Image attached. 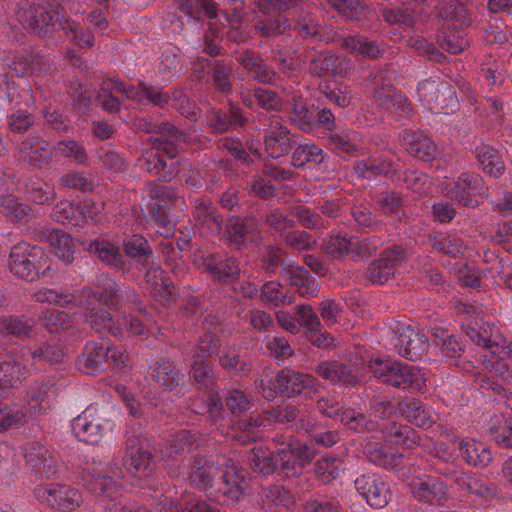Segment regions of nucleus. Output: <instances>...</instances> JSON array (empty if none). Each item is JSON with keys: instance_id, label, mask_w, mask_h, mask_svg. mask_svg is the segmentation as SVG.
Here are the masks:
<instances>
[{"instance_id": "f257e3e1", "label": "nucleus", "mask_w": 512, "mask_h": 512, "mask_svg": "<svg viewBox=\"0 0 512 512\" xmlns=\"http://www.w3.org/2000/svg\"><path fill=\"white\" fill-rule=\"evenodd\" d=\"M101 290L94 292L84 287L73 293H63L51 288H40L33 294V299L38 303L55 304L64 308L79 307L86 311L85 316L90 313L94 305L117 309L120 298L126 295L128 301L139 304L140 298L134 289L125 287L120 289L118 284L107 276L101 279Z\"/></svg>"}, {"instance_id": "f03ea898", "label": "nucleus", "mask_w": 512, "mask_h": 512, "mask_svg": "<svg viewBox=\"0 0 512 512\" xmlns=\"http://www.w3.org/2000/svg\"><path fill=\"white\" fill-rule=\"evenodd\" d=\"M274 441L277 444L276 456L262 446L250 451L248 462L251 468L266 475L278 471L284 477H294L301 473L304 465L312 458L310 448L291 437L276 436Z\"/></svg>"}, {"instance_id": "7ed1b4c3", "label": "nucleus", "mask_w": 512, "mask_h": 512, "mask_svg": "<svg viewBox=\"0 0 512 512\" xmlns=\"http://www.w3.org/2000/svg\"><path fill=\"white\" fill-rule=\"evenodd\" d=\"M82 477L91 493L101 498L105 509L116 512H151L134 500L120 497L118 480L122 477V470L117 464L87 460Z\"/></svg>"}, {"instance_id": "20e7f679", "label": "nucleus", "mask_w": 512, "mask_h": 512, "mask_svg": "<svg viewBox=\"0 0 512 512\" xmlns=\"http://www.w3.org/2000/svg\"><path fill=\"white\" fill-rule=\"evenodd\" d=\"M396 72L390 66L374 68L369 75L371 101L381 111H389L398 117H409L412 105L408 98L393 86Z\"/></svg>"}, {"instance_id": "39448f33", "label": "nucleus", "mask_w": 512, "mask_h": 512, "mask_svg": "<svg viewBox=\"0 0 512 512\" xmlns=\"http://www.w3.org/2000/svg\"><path fill=\"white\" fill-rule=\"evenodd\" d=\"M129 360L128 353L108 341H88L78 357V368L85 374L95 375L105 370H122Z\"/></svg>"}, {"instance_id": "423d86ee", "label": "nucleus", "mask_w": 512, "mask_h": 512, "mask_svg": "<svg viewBox=\"0 0 512 512\" xmlns=\"http://www.w3.org/2000/svg\"><path fill=\"white\" fill-rule=\"evenodd\" d=\"M439 16L447 21L437 34L440 47L450 54L463 52L469 42L459 29L471 24L467 8L460 2H451L440 8Z\"/></svg>"}, {"instance_id": "0eeeda50", "label": "nucleus", "mask_w": 512, "mask_h": 512, "mask_svg": "<svg viewBox=\"0 0 512 512\" xmlns=\"http://www.w3.org/2000/svg\"><path fill=\"white\" fill-rule=\"evenodd\" d=\"M64 0H23L18 5L17 17L22 26L40 37L49 35L60 22L57 18Z\"/></svg>"}, {"instance_id": "6e6552de", "label": "nucleus", "mask_w": 512, "mask_h": 512, "mask_svg": "<svg viewBox=\"0 0 512 512\" xmlns=\"http://www.w3.org/2000/svg\"><path fill=\"white\" fill-rule=\"evenodd\" d=\"M8 268L16 277L32 282L48 274L49 257L41 247L21 242L11 248Z\"/></svg>"}, {"instance_id": "1a4fd4ad", "label": "nucleus", "mask_w": 512, "mask_h": 512, "mask_svg": "<svg viewBox=\"0 0 512 512\" xmlns=\"http://www.w3.org/2000/svg\"><path fill=\"white\" fill-rule=\"evenodd\" d=\"M368 367L377 378L396 388L421 390L426 385L419 368L399 361L375 358Z\"/></svg>"}, {"instance_id": "9d476101", "label": "nucleus", "mask_w": 512, "mask_h": 512, "mask_svg": "<svg viewBox=\"0 0 512 512\" xmlns=\"http://www.w3.org/2000/svg\"><path fill=\"white\" fill-rule=\"evenodd\" d=\"M114 426L109 409L96 404L89 405L72 421V431L76 438L92 445L99 443Z\"/></svg>"}, {"instance_id": "9b49d317", "label": "nucleus", "mask_w": 512, "mask_h": 512, "mask_svg": "<svg viewBox=\"0 0 512 512\" xmlns=\"http://www.w3.org/2000/svg\"><path fill=\"white\" fill-rule=\"evenodd\" d=\"M127 471L134 475H148L153 468V455L149 440L140 424L131 425L125 433L123 458Z\"/></svg>"}, {"instance_id": "f8f14e48", "label": "nucleus", "mask_w": 512, "mask_h": 512, "mask_svg": "<svg viewBox=\"0 0 512 512\" xmlns=\"http://www.w3.org/2000/svg\"><path fill=\"white\" fill-rule=\"evenodd\" d=\"M417 97L433 113L448 114L458 107L453 87L440 78H429L419 82Z\"/></svg>"}, {"instance_id": "ddd939ff", "label": "nucleus", "mask_w": 512, "mask_h": 512, "mask_svg": "<svg viewBox=\"0 0 512 512\" xmlns=\"http://www.w3.org/2000/svg\"><path fill=\"white\" fill-rule=\"evenodd\" d=\"M245 471L236 464L221 466L210 498L226 506L237 504L244 496Z\"/></svg>"}, {"instance_id": "4468645a", "label": "nucleus", "mask_w": 512, "mask_h": 512, "mask_svg": "<svg viewBox=\"0 0 512 512\" xmlns=\"http://www.w3.org/2000/svg\"><path fill=\"white\" fill-rule=\"evenodd\" d=\"M86 321L96 331L106 330L116 337H122L124 333L131 336H145L147 331L146 326L138 318L115 319L108 311L98 308L97 305H94L90 313L86 315Z\"/></svg>"}, {"instance_id": "2eb2a0df", "label": "nucleus", "mask_w": 512, "mask_h": 512, "mask_svg": "<svg viewBox=\"0 0 512 512\" xmlns=\"http://www.w3.org/2000/svg\"><path fill=\"white\" fill-rule=\"evenodd\" d=\"M57 387L54 380L41 377L26 390L24 410L26 418H38L46 415L54 407Z\"/></svg>"}, {"instance_id": "dca6fc26", "label": "nucleus", "mask_w": 512, "mask_h": 512, "mask_svg": "<svg viewBox=\"0 0 512 512\" xmlns=\"http://www.w3.org/2000/svg\"><path fill=\"white\" fill-rule=\"evenodd\" d=\"M436 474L446 479L453 480L458 489L481 501H489L497 494L496 486L476 474L456 470L453 466H437L434 468Z\"/></svg>"}, {"instance_id": "f3484780", "label": "nucleus", "mask_w": 512, "mask_h": 512, "mask_svg": "<svg viewBox=\"0 0 512 512\" xmlns=\"http://www.w3.org/2000/svg\"><path fill=\"white\" fill-rule=\"evenodd\" d=\"M36 499L61 512H72L83 502L80 491L70 485L51 483L35 488Z\"/></svg>"}, {"instance_id": "a211bd4d", "label": "nucleus", "mask_w": 512, "mask_h": 512, "mask_svg": "<svg viewBox=\"0 0 512 512\" xmlns=\"http://www.w3.org/2000/svg\"><path fill=\"white\" fill-rule=\"evenodd\" d=\"M356 491L369 506L375 509L386 507L392 497L389 484L384 478L374 472L359 475L354 480Z\"/></svg>"}, {"instance_id": "6ab92c4d", "label": "nucleus", "mask_w": 512, "mask_h": 512, "mask_svg": "<svg viewBox=\"0 0 512 512\" xmlns=\"http://www.w3.org/2000/svg\"><path fill=\"white\" fill-rule=\"evenodd\" d=\"M25 463L40 477L54 476L59 467L58 455L40 442H28L23 448Z\"/></svg>"}, {"instance_id": "aec40b11", "label": "nucleus", "mask_w": 512, "mask_h": 512, "mask_svg": "<svg viewBox=\"0 0 512 512\" xmlns=\"http://www.w3.org/2000/svg\"><path fill=\"white\" fill-rule=\"evenodd\" d=\"M405 259V250L400 246H392L382 253L380 259L368 266L365 276L372 284L382 285L395 274Z\"/></svg>"}, {"instance_id": "412c9836", "label": "nucleus", "mask_w": 512, "mask_h": 512, "mask_svg": "<svg viewBox=\"0 0 512 512\" xmlns=\"http://www.w3.org/2000/svg\"><path fill=\"white\" fill-rule=\"evenodd\" d=\"M409 488L415 500L424 504L444 505L450 497L447 484L430 475L414 478Z\"/></svg>"}, {"instance_id": "4be33fe9", "label": "nucleus", "mask_w": 512, "mask_h": 512, "mask_svg": "<svg viewBox=\"0 0 512 512\" xmlns=\"http://www.w3.org/2000/svg\"><path fill=\"white\" fill-rule=\"evenodd\" d=\"M184 466L189 469L187 475L191 485L210 497L221 466L213 460L198 456L187 459Z\"/></svg>"}, {"instance_id": "5701e85b", "label": "nucleus", "mask_w": 512, "mask_h": 512, "mask_svg": "<svg viewBox=\"0 0 512 512\" xmlns=\"http://www.w3.org/2000/svg\"><path fill=\"white\" fill-rule=\"evenodd\" d=\"M277 389L281 395L291 398L298 395L311 397L317 391L318 380L295 370H281L275 379Z\"/></svg>"}, {"instance_id": "b1692460", "label": "nucleus", "mask_w": 512, "mask_h": 512, "mask_svg": "<svg viewBox=\"0 0 512 512\" xmlns=\"http://www.w3.org/2000/svg\"><path fill=\"white\" fill-rule=\"evenodd\" d=\"M179 143L164 137L153 139V148L142 153L138 159L139 166L152 175H158L167 166L164 156L168 159H174L177 156Z\"/></svg>"}, {"instance_id": "393cba45", "label": "nucleus", "mask_w": 512, "mask_h": 512, "mask_svg": "<svg viewBox=\"0 0 512 512\" xmlns=\"http://www.w3.org/2000/svg\"><path fill=\"white\" fill-rule=\"evenodd\" d=\"M52 157L48 142L36 135L23 138L17 147V159L35 169L47 167Z\"/></svg>"}, {"instance_id": "a878e982", "label": "nucleus", "mask_w": 512, "mask_h": 512, "mask_svg": "<svg viewBox=\"0 0 512 512\" xmlns=\"http://www.w3.org/2000/svg\"><path fill=\"white\" fill-rule=\"evenodd\" d=\"M484 194V181L475 173L461 174L454 183V186L448 191L449 198L464 207L478 206V197Z\"/></svg>"}, {"instance_id": "bb28decb", "label": "nucleus", "mask_w": 512, "mask_h": 512, "mask_svg": "<svg viewBox=\"0 0 512 512\" xmlns=\"http://www.w3.org/2000/svg\"><path fill=\"white\" fill-rule=\"evenodd\" d=\"M0 100L10 109L30 107L35 102L29 83L26 80L16 82L15 77L8 73L0 74Z\"/></svg>"}, {"instance_id": "cd10ccee", "label": "nucleus", "mask_w": 512, "mask_h": 512, "mask_svg": "<svg viewBox=\"0 0 512 512\" xmlns=\"http://www.w3.org/2000/svg\"><path fill=\"white\" fill-rule=\"evenodd\" d=\"M395 333V348L400 356L416 361L427 353L429 341L424 334L405 325L398 326Z\"/></svg>"}, {"instance_id": "c85d7f7f", "label": "nucleus", "mask_w": 512, "mask_h": 512, "mask_svg": "<svg viewBox=\"0 0 512 512\" xmlns=\"http://www.w3.org/2000/svg\"><path fill=\"white\" fill-rule=\"evenodd\" d=\"M101 206L85 201L81 207L69 201H60L53 209L52 217L58 223L71 227H82L88 219L94 220Z\"/></svg>"}, {"instance_id": "c756f323", "label": "nucleus", "mask_w": 512, "mask_h": 512, "mask_svg": "<svg viewBox=\"0 0 512 512\" xmlns=\"http://www.w3.org/2000/svg\"><path fill=\"white\" fill-rule=\"evenodd\" d=\"M202 265L213 281L221 283L233 281L240 274L237 260L224 251L204 256Z\"/></svg>"}, {"instance_id": "7c9ffc66", "label": "nucleus", "mask_w": 512, "mask_h": 512, "mask_svg": "<svg viewBox=\"0 0 512 512\" xmlns=\"http://www.w3.org/2000/svg\"><path fill=\"white\" fill-rule=\"evenodd\" d=\"M204 442V438L196 431L181 430L176 432L167 441L161 450L163 459L168 461H186L187 454L198 449Z\"/></svg>"}, {"instance_id": "2f4dec72", "label": "nucleus", "mask_w": 512, "mask_h": 512, "mask_svg": "<svg viewBox=\"0 0 512 512\" xmlns=\"http://www.w3.org/2000/svg\"><path fill=\"white\" fill-rule=\"evenodd\" d=\"M144 274V290L160 304L172 301L174 286L165 276L164 270L155 261H151Z\"/></svg>"}, {"instance_id": "473e14b6", "label": "nucleus", "mask_w": 512, "mask_h": 512, "mask_svg": "<svg viewBox=\"0 0 512 512\" xmlns=\"http://www.w3.org/2000/svg\"><path fill=\"white\" fill-rule=\"evenodd\" d=\"M264 144L265 151L271 158H279L288 153L295 145V140L290 131L282 125L280 117L272 116L269 119Z\"/></svg>"}, {"instance_id": "72a5a7b5", "label": "nucleus", "mask_w": 512, "mask_h": 512, "mask_svg": "<svg viewBox=\"0 0 512 512\" xmlns=\"http://www.w3.org/2000/svg\"><path fill=\"white\" fill-rule=\"evenodd\" d=\"M148 377L155 386L165 391H174L183 380V374L175 362L165 357L150 364Z\"/></svg>"}, {"instance_id": "f704fd0d", "label": "nucleus", "mask_w": 512, "mask_h": 512, "mask_svg": "<svg viewBox=\"0 0 512 512\" xmlns=\"http://www.w3.org/2000/svg\"><path fill=\"white\" fill-rule=\"evenodd\" d=\"M397 409L409 423L420 428L428 429L436 421L433 409L416 398H403L398 403Z\"/></svg>"}, {"instance_id": "c9c22d12", "label": "nucleus", "mask_w": 512, "mask_h": 512, "mask_svg": "<svg viewBox=\"0 0 512 512\" xmlns=\"http://www.w3.org/2000/svg\"><path fill=\"white\" fill-rule=\"evenodd\" d=\"M236 60L254 80L262 84H276L278 79L277 73L264 62L258 53L246 49L237 55Z\"/></svg>"}, {"instance_id": "e433bc0d", "label": "nucleus", "mask_w": 512, "mask_h": 512, "mask_svg": "<svg viewBox=\"0 0 512 512\" xmlns=\"http://www.w3.org/2000/svg\"><path fill=\"white\" fill-rule=\"evenodd\" d=\"M282 279L295 287L302 297H314L318 293L315 279L302 266L284 264L280 273Z\"/></svg>"}, {"instance_id": "4c0bfd02", "label": "nucleus", "mask_w": 512, "mask_h": 512, "mask_svg": "<svg viewBox=\"0 0 512 512\" xmlns=\"http://www.w3.org/2000/svg\"><path fill=\"white\" fill-rule=\"evenodd\" d=\"M309 69L316 76H344L350 70V63L346 58L326 51L314 57Z\"/></svg>"}, {"instance_id": "58836bf2", "label": "nucleus", "mask_w": 512, "mask_h": 512, "mask_svg": "<svg viewBox=\"0 0 512 512\" xmlns=\"http://www.w3.org/2000/svg\"><path fill=\"white\" fill-rule=\"evenodd\" d=\"M401 141L407 152L422 161H431L437 154L434 142L425 134L417 131H404Z\"/></svg>"}, {"instance_id": "ea45409f", "label": "nucleus", "mask_w": 512, "mask_h": 512, "mask_svg": "<svg viewBox=\"0 0 512 512\" xmlns=\"http://www.w3.org/2000/svg\"><path fill=\"white\" fill-rule=\"evenodd\" d=\"M454 444L457 446L463 460L474 467H486L492 460L490 449L482 442L472 438L455 439Z\"/></svg>"}, {"instance_id": "a19ab883", "label": "nucleus", "mask_w": 512, "mask_h": 512, "mask_svg": "<svg viewBox=\"0 0 512 512\" xmlns=\"http://www.w3.org/2000/svg\"><path fill=\"white\" fill-rule=\"evenodd\" d=\"M87 250L116 271L124 270L126 267L125 257L121 253L120 247L108 240L95 239L89 243Z\"/></svg>"}, {"instance_id": "79ce46f5", "label": "nucleus", "mask_w": 512, "mask_h": 512, "mask_svg": "<svg viewBox=\"0 0 512 512\" xmlns=\"http://www.w3.org/2000/svg\"><path fill=\"white\" fill-rule=\"evenodd\" d=\"M193 218L199 227L206 228L212 234H219L222 230L223 219L213 203L205 198L195 199L193 202Z\"/></svg>"}, {"instance_id": "37998d69", "label": "nucleus", "mask_w": 512, "mask_h": 512, "mask_svg": "<svg viewBox=\"0 0 512 512\" xmlns=\"http://www.w3.org/2000/svg\"><path fill=\"white\" fill-rule=\"evenodd\" d=\"M365 456L371 463L388 470H397L402 464L403 456L390 447L377 441H368L363 448Z\"/></svg>"}, {"instance_id": "c03bdc74", "label": "nucleus", "mask_w": 512, "mask_h": 512, "mask_svg": "<svg viewBox=\"0 0 512 512\" xmlns=\"http://www.w3.org/2000/svg\"><path fill=\"white\" fill-rule=\"evenodd\" d=\"M329 142L335 151L349 155L357 156L365 149V139L363 135L349 128L330 133Z\"/></svg>"}, {"instance_id": "a18cd8bd", "label": "nucleus", "mask_w": 512, "mask_h": 512, "mask_svg": "<svg viewBox=\"0 0 512 512\" xmlns=\"http://www.w3.org/2000/svg\"><path fill=\"white\" fill-rule=\"evenodd\" d=\"M30 376L26 364L18 361H3L0 363V397L12 389L18 388Z\"/></svg>"}, {"instance_id": "49530a36", "label": "nucleus", "mask_w": 512, "mask_h": 512, "mask_svg": "<svg viewBox=\"0 0 512 512\" xmlns=\"http://www.w3.org/2000/svg\"><path fill=\"white\" fill-rule=\"evenodd\" d=\"M341 46L350 53L369 59L382 57L385 52L383 44L360 34L344 37L341 41Z\"/></svg>"}, {"instance_id": "de8ad7c7", "label": "nucleus", "mask_w": 512, "mask_h": 512, "mask_svg": "<svg viewBox=\"0 0 512 512\" xmlns=\"http://www.w3.org/2000/svg\"><path fill=\"white\" fill-rule=\"evenodd\" d=\"M315 372L323 379L334 384L355 385L359 382L358 376L352 369L337 360L320 362L315 368Z\"/></svg>"}, {"instance_id": "09e8293b", "label": "nucleus", "mask_w": 512, "mask_h": 512, "mask_svg": "<svg viewBox=\"0 0 512 512\" xmlns=\"http://www.w3.org/2000/svg\"><path fill=\"white\" fill-rule=\"evenodd\" d=\"M0 333L19 339L31 338L36 334V320L25 315H3L0 317Z\"/></svg>"}, {"instance_id": "8fccbe9b", "label": "nucleus", "mask_w": 512, "mask_h": 512, "mask_svg": "<svg viewBox=\"0 0 512 512\" xmlns=\"http://www.w3.org/2000/svg\"><path fill=\"white\" fill-rule=\"evenodd\" d=\"M381 429L384 436L396 445L411 449L420 444V436L410 426L389 422L383 424Z\"/></svg>"}, {"instance_id": "3c124183", "label": "nucleus", "mask_w": 512, "mask_h": 512, "mask_svg": "<svg viewBox=\"0 0 512 512\" xmlns=\"http://www.w3.org/2000/svg\"><path fill=\"white\" fill-rule=\"evenodd\" d=\"M475 157L483 170L489 176L498 178L504 172V164L497 151L487 144H480L475 148Z\"/></svg>"}, {"instance_id": "603ef678", "label": "nucleus", "mask_w": 512, "mask_h": 512, "mask_svg": "<svg viewBox=\"0 0 512 512\" xmlns=\"http://www.w3.org/2000/svg\"><path fill=\"white\" fill-rule=\"evenodd\" d=\"M483 320H478L475 317V321L464 319L462 322V329L466 336L479 347H483L493 355L500 353V342L491 336L484 335L481 333L480 324Z\"/></svg>"}, {"instance_id": "864d4df0", "label": "nucleus", "mask_w": 512, "mask_h": 512, "mask_svg": "<svg viewBox=\"0 0 512 512\" xmlns=\"http://www.w3.org/2000/svg\"><path fill=\"white\" fill-rule=\"evenodd\" d=\"M13 64L16 73L30 71L35 77L44 76L50 71L48 60L40 54H20L15 57Z\"/></svg>"}, {"instance_id": "5fc2aeb1", "label": "nucleus", "mask_w": 512, "mask_h": 512, "mask_svg": "<svg viewBox=\"0 0 512 512\" xmlns=\"http://www.w3.org/2000/svg\"><path fill=\"white\" fill-rule=\"evenodd\" d=\"M326 154L313 143L298 145L291 155V165L294 168H302L307 164L319 165L324 162Z\"/></svg>"}, {"instance_id": "6e6d98bb", "label": "nucleus", "mask_w": 512, "mask_h": 512, "mask_svg": "<svg viewBox=\"0 0 512 512\" xmlns=\"http://www.w3.org/2000/svg\"><path fill=\"white\" fill-rule=\"evenodd\" d=\"M353 236L346 233L330 234L322 245L323 251L335 259L352 258Z\"/></svg>"}, {"instance_id": "4d7b16f0", "label": "nucleus", "mask_w": 512, "mask_h": 512, "mask_svg": "<svg viewBox=\"0 0 512 512\" xmlns=\"http://www.w3.org/2000/svg\"><path fill=\"white\" fill-rule=\"evenodd\" d=\"M134 93L135 98H130V100L139 104L150 103L159 108L169 105L171 99L168 93L145 82H140L138 86H134Z\"/></svg>"}, {"instance_id": "13d9d810", "label": "nucleus", "mask_w": 512, "mask_h": 512, "mask_svg": "<svg viewBox=\"0 0 512 512\" xmlns=\"http://www.w3.org/2000/svg\"><path fill=\"white\" fill-rule=\"evenodd\" d=\"M159 512H219V510L202 499H191L185 505L179 506L177 502L161 496L157 504Z\"/></svg>"}, {"instance_id": "bf43d9fd", "label": "nucleus", "mask_w": 512, "mask_h": 512, "mask_svg": "<svg viewBox=\"0 0 512 512\" xmlns=\"http://www.w3.org/2000/svg\"><path fill=\"white\" fill-rule=\"evenodd\" d=\"M48 242L54 255L65 263L74 260V244L72 238L66 232L53 230L48 235Z\"/></svg>"}, {"instance_id": "052dcab7", "label": "nucleus", "mask_w": 512, "mask_h": 512, "mask_svg": "<svg viewBox=\"0 0 512 512\" xmlns=\"http://www.w3.org/2000/svg\"><path fill=\"white\" fill-rule=\"evenodd\" d=\"M488 433L497 445L512 449V416H495L490 421Z\"/></svg>"}, {"instance_id": "680f3d73", "label": "nucleus", "mask_w": 512, "mask_h": 512, "mask_svg": "<svg viewBox=\"0 0 512 512\" xmlns=\"http://www.w3.org/2000/svg\"><path fill=\"white\" fill-rule=\"evenodd\" d=\"M261 298L264 303L274 307L291 305L294 303V295L289 294L288 289L278 281H268L261 287Z\"/></svg>"}, {"instance_id": "e2e57ef3", "label": "nucleus", "mask_w": 512, "mask_h": 512, "mask_svg": "<svg viewBox=\"0 0 512 512\" xmlns=\"http://www.w3.org/2000/svg\"><path fill=\"white\" fill-rule=\"evenodd\" d=\"M146 191L149 198L155 203H161L167 206H181L184 204L183 197L176 188L171 186L151 182L146 185Z\"/></svg>"}, {"instance_id": "0e129e2a", "label": "nucleus", "mask_w": 512, "mask_h": 512, "mask_svg": "<svg viewBox=\"0 0 512 512\" xmlns=\"http://www.w3.org/2000/svg\"><path fill=\"white\" fill-rule=\"evenodd\" d=\"M289 27L288 20L281 13L259 17L255 23V31L261 37L281 35Z\"/></svg>"}, {"instance_id": "69168bd1", "label": "nucleus", "mask_w": 512, "mask_h": 512, "mask_svg": "<svg viewBox=\"0 0 512 512\" xmlns=\"http://www.w3.org/2000/svg\"><path fill=\"white\" fill-rule=\"evenodd\" d=\"M343 470V461L334 455H325L315 463L316 477L323 484L331 483Z\"/></svg>"}, {"instance_id": "338daca9", "label": "nucleus", "mask_w": 512, "mask_h": 512, "mask_svg": "<svg viewBox=\"0 0 512 512\" xmlns=\"http://www.w3.org/2000/svg\"><path fill=\"white\" fill-rule=\"evenodd\" d=\"M434 251L443 253L449 257L462 256L466 250L463 240L455 235L438 234L430 238Z\"/></svg>"}, {"instance_id": "774afa93", "label": "nucleus", "mask_w": 512, "mask_h": 512, "mask_svg": "<svg viewBox=\"0 0 512 512\" xmlns=\"http://www.w3.org/2000/svg\"><path fill=\"white\" fill-rule=\"evenodd\" d=\"M350 214L359 231L374 232L382 227V221L363 203H354L350 208Z\"/></svg>"}]
</instances>
